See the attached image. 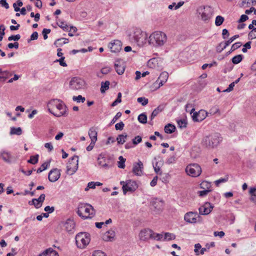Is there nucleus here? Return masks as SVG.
Listing matches in <instances>:
<instances>
[{"mask_svg":"<svg viewBox=\"0 0 256 256\" xmlns=\"http://www.w3.org/2000/svg\"><path fill=\"white\" fill-rule=\"evenodd\" d=\"M47 106L49 112L56 117L66 116L68 114L66 106L59 99L51 100L48 103Z\"/></svg>","mask_w":256,"mask_h":256,"instance_id":"obj_1","label":"nucleus"},{"mask_svg":"<svg viewBox=\"0 0 256 256\" xmlns=\"http://www.w3.org/2000/svg\"><path fill=\"white\" fill-rule=\"evenodd\" d=\"M222 138L220 133L214 132L204 138L202 144L208 148H216L222 141Z\"/></svg>","mask_w":256,"mask_h":256,"instance_id":"obj_2","label":"nucleus"},{"mask_svg":"<svg viewBox=\"0 0 256 256\" xmlns=\"http://www.w3.org/2000/svg\"><path fill=\"white\" fill-rule=\"evenodd\" d=\"M78 214L84 220L92 218L96 214V210L92 205L86 203H80L76 211Z\"/></svg>","mask_w":256,"mask_h":256,"instance_id":"obj_3","label":"nucleus"},{"mask_svg":"<svg viewBox=\"0 0 256 256\" xmlns=\"http://www.w3.org/2000/svg\"><path fill=\"white\" fill-rule=\"evenodd\" d=\"M166 34L160 31L152 32L148 37V42L150 44L154 46H163L166 42Z\"/></svg>","mask_w":256,"mask_h":256,"instance_id":"obj_4","label":"nucleus"},{"mask_svg":"<svg viewBox=\"0 0 256 256\" xmlns=\"http://www.w3.org/2000/svg\"><path fill=\"white\" fill-rule=\"evenodd\" d=\"M130 38L138 45L142 46L146 42L147 35L140 28L134 30L133 33L130 34Z\"/></svg>","mask_w":256,"mask_h":256,"instance_id":"obj_5","label":"nucleus"},{"mask_svg":"<svg viewBox=\"0 0 256 256\" xmlns=\"http://www.w3.org/2000/svg\"><path fill=\"white\" fill-rule=\"evenodd\" d=\"M75 239L77 246L80 248H84L90 242L89 234L85 232L78 234Z\"/></svg>","mask_w":256,"mask_h":256,"instance_id":"obj_6","label":"nucleus"},{"mask_svg":"<svg viewBox=\"0 0 256 256\" xmlns=\"http://www.w3.org/2000/svg\"><path fill=\"white\" fill-rule=\"evenodd\" d=\"M78 157L73 156L68 161L66 166V173L70 175L74 174L78 168Z\"/></svg>","mask_w":256,"mask_h":256,"instance_id":"obj_7","label":"nucleus"},{"mask_svg":"<svg viewBox=\"0 0 256 256\" xmlns=\"http://www.w3.org/2000/svg\"><path fill=\"white\" fill-rule=\"evenodd\" d=\"M186 172L188 175L192 177H197L202 173V168L197 164H192L186 167Z\"/></svg>","mask_w":256,"mask_h":256,"instance_id":"obj_8","label":"nucleus"},{"mask_svg":"<svg viewBox=\"0 0 256 256\" xmlns=\"http://www.w3.org/2000/svg\"><path fill=\"white\" fill-rule=\"evenodd\" d=\"M198 11L199 14L201 16L202 20L206 22L211 18L213 14V10L210 6L200 7Z\"/></svg>","mask_w":256,"mask_h":256,"instance_id":"obj_9","label":"nucleus"},{"mask_svg":"<svg viewBox=\"0 0 256 256\" xmlns=\"http://www.w3.org/2000/svg\"><path fill=\"white\" fill-rule=\"evenodd\" d=\"M120 184L122 185V190L124 194L128 192H133L135 191L138 188V184L134 180H128L126 182L122 181Z\"/></svg>","mask_w":256,"mask_h":256,"instance_id":"obj_10","label":"nucleus"},{"mask_svg":"<svg viewBox=\"0 0 256 256\" xmlns=\"http://www.w3.org/2000/svg\"><path fill=\"white\" fill-rule=\"evenodd\" d=\"M85 85L84 80L80 78L74 77L71 79L70 82V86L74 90H78L82 88Z\"/></svg>","mask_w":256,"mask_h":256,"instance_id":"obj_11","label":"nucleus"},{"mask_svg":"<svg viewBox=\"0 0 256 256\" xmlns=\"http://www.w3.org/2000/svg\"><path fill=\"white\" fill-rule=\"evenodd\" d=\"M168 78V74L167 72H162L157 80L152 84L154 89H157L162 86L167 81Z\"/></svg>","mask_w":256,"mask_h":256,"instance_id":"obj_12","label":"nucleus"},{"mask_svg":"<svg viewBox=\"0 0 256 256\" xmlns=\"http://www.w3.org/2000/svg\"><path fill=\"white\" fill-rule=\"evenodd\" d=\"M200 216L196 212H190L185 214L184 216V220L189 223L195 224L198 222V218Z\"/></svg>","mask_w":256,"mask_h":256,"instance_id":"obj_13","label":"nucleus"},{"mask_svg":"<svg viewBox=\"0 0 256 256\" xmlns=\"http://www.w3.org/2000/svg\"><path fill=\"white\" fill-rule=\"evenodd\" d=\"M152 230L150 228H144L141 230L139 234V238L141 240L148 241L150 239H152Z\"/></svg>","mask_w":256,"mask_h":256,"instance_id":"obj_14","label":"nucleus"},{"mask_svg":"<svg viewBox=\"0 0 256 256\" xmlns=\"http://www.w3.org/2000/svg\"><path fill=\"white\" fill-rule=\"evenodd\" d=\"M60 226L63 230L68 232H71L74 229L75 224L73 220L68 219L64 222H62Z\"/></svg>","mask_w":256,"mask_h":256,"instance_id":"obj_15","label":"nucleus"},{"mask_svg":"<svg viewBox=\"0 0 256 256\" xmlns=\"http://www.w3.org/2000/svg\"><path fill=\"white\" fill-rule=\"evenodd\" d=\"M208 113L204 110H201L198 112H196L192 116L194 122H200L204 120L208 116Z\"/></svg>","mask_w":256,"mask_h":256,"instance_id":"obj_16","label":"nucleus"},{"mask_svg":"<svg viewBox=\"0 0 256 256\" xmlns=\"http://www.w3.org/2000/svg\"><path fill=\"white\" fill-rule=\"evenodd\" d=\"M60 176V170L58 168H54L52 170L48 173V180L52 182L57 181Z\"/></svg>","mask_w":256,"mask_h":256,"instance_id":"obj_17","label":"nucleus"},{"mask_svg":"<svg viewBox=\"0 0 256 256\" xmlns=\"http://www.w3.org/2000/svg\"><path fill=\"white\" fill-rule=\"evenodd\" d=\"M122 42L118 40H114L108 44V48L112 52H119L122 49Z\"/></svg>","mask_w":256,"mask_h":256,"instance_id":"obj_18","label":"nucleus"},{"mask_svg":"<svg viewBox=\"0 0 256 256\" xmlns=\"http://www.w3.org/2000/svg\"><path fill=\"white\" fill-rule=\"evenodd\" d=\"M212 208L213 206L210 202H206L199 208L200 214L202 215L208 214L211 212Z\"/></svg>","mask_w":256,"mask_h":256,"instance_id":"obj_19","label":"nucleus"},{"mask_svg":"<svg viewBox=\"0 0 256 256\" xmlns=\"http://www.w3.org/2000/svg\"><path fill=\"white\" fill-rule=\"evenodd\" d=\"M144 168L142 162L139 160L138 162L134 163L133 166L132 172L136 176H142V170Z\"/></svg>","mask_w":256,"mask_h":256,"instance_id":"obj_20","label":"nucleus"},{"mask_svg":"<svg viewBox=\"0 0 256 256\" xmlns=\"http://www.w3.org/2000/svg\"><path fill=\"white\" fill-rule=\"evenodd\" d=\"M114 68L118 74H122L124 72L125 65L122 60H116L114 63Z\"/></svg>","mask_w":256,"mask_h":256,"instance_id":"obj_21","label":"nucleus"},{"mask_svg":"<svg viewBox=\"0 0 256 256\" xmlns=\"http://www.w3.org/2000/svg\"><path fill=\"white\" fill-rule=\"evenodd\" d=\"M115 236V232L113 230L106 232L102 236V239L104 241H112Z\"/></svg>","mask_w":256,"mask_h":256,"instance_id":"obj_22","label":"nucleus"},{"mask_svg":"<svg viewBox=\"0 0 256 256\" xmlns=\"http://www.w3.org/2000/svg\"><path fill=\"white\" fill-rule=\"evenodd\" d=\"M98 164L104 168L106 169H108L110 168L109 165L108 164V162L104 155L100 154L98 158Z\"/></svg>","mask_w":256,"mask_h":256,"instance_id":"obj_23","label":"nucleus"},{"mask_svg":"<svg viewBox=\"0 0 256 256\" xmlns=\"http://www.w3.org/2000/svg\"><path fill=\"white\" fill-rule=\"evenodd\" d=\"M160 60L158 58H152L150 59L148 62V67L152 68H158L160 66L159 62Z\"/></svg>","mask_w":256,"mask_h":256,"instance_id":"obj_24","label":"nucleus"},{"mask_svg":"<svg viewBox=\"0 0 256 256\" xmlns=\"http://www.w3.org/2000/svg\"><path fill=\"white\" fill-rule=\"evenodd\" d=\"M88 136L91 139V142H96L98 136L96 128L94 127L90 128L88 131Z\"/></svg>","mask_w":256,"mask_h":256,"instance_id":"obj_25","label":"nucleus"},{"mask_svg":"<svg viewBox=\"0 0 256 256\" xmlns=\"http://www.w3.org/2000/svg\"><path fill=\"white\" fill-rule=\"evenodd\" d=\"M196 106L195 100H190L188 103L186 105L185 108L187 112H190V114L193 112L195 109L194 106Z\"/></svg>","mask_w":256,"mask_h":256,"instance_id":"obj_26","label":"nucleus"},{"mask_svg":"<svg viewBox=\"0 0 256 256\" xmlns=\"http://www.w3.org/2000/svg\"><path fill=\"white\" fill-rule=\"evenodd\" d=\"M164 105H160L155 108L152 113L150 118L152 120L160 112L164 109Z\"/></svg>","mask_w":256,"mask_h":256,"instance_id":"obj_27","label":"nucleus"},{"mask_svg":"<svg viewBox=\"0 0 256 256\" xmlns=\"http://www.w3.org/2000/svg\"><path fill=\"white\" fill-rule=\"evenodd\" d=\"M12 74L11 72L8 70H4V72L0 74V82H5Z\"/></svg>","mask_w":256,"mask_h":256,"instance_id":"obj_28","label":"nucleus"},{"mask_svg":"<svg viewBox=\"0 0 256 256\" xmlns=\"http://www.w3.org/2000/svg\"><path fill=\"white\" fill-rule=\"evenodd\" d=\"M152 206L158 212L161 211L163 208V202L156 200L152 202Z\"/></svg>","mask_w":256,"mask_h":256,"instance_id":"obj_29","label":"nucleus"},{"mask_svg":"<svg viewBox=\"0 0 256 256\" xmlns=\"http://www.w3.org/2000/svg\"><path fill=\"white\" fill-rule=\"evenodd\" d=\"M68 42V40L66 38H60L57 39L54 44L56 46V47H59L62 46L64 44H67Z\"/></svg>","mask_w":256,"mask_h":256,"instance_id":"obj_30","label":"nucleus"},{"mask_svg":"<svg viewBox=\"0 0 256 256\" xmlns=\"http://www.w3.org/2000/svg\"><path fill=\"white\" fill-rule=\"evenodd\" d=\"M176 127L172 124H168L164 126V132L166 134H172L175 131Z\"/></svg>","mask_w":256,"mask_h":256,"instance_id":"obj_31","label":"nucleus"},{"mask_svg":"<svg viewBox=\"0 0 256 256\" xmlns=\"http://www.w3.org/2000/svg\"><path fill=\"white\" fill-rule=\"evenodd\" d=\"M128 136L126 134H119L116 138L118 144H123L126 142V140Z\"/></svg>","mask_w":256,"mask_h":256,"instance_id":"obj_32","label":"nucleus"},{"mask_svg":"<svg viewBox=\"0 0 256 256\" xmlns=\"http://www.w3.org/2000/svg\"><path fill=\"white\" fill-rule=\"evenodd\" d=\"M249 192L251 194V201L256 204V188H251Z\"/></svg>","mask_w":256,"mask_h":256,"instance_id":"obj_33","label":"nucleus"},{"mask_svg":"<svg viewBox=\"0 0 256 256\" xmlns=\"http://www.w3.org/2000/svg\"><path fill=\"white\" fill-rule=\"evenodd\" d=\"M56 24L62 28L64 31L68 30V26L66 23V22L58 20L56 22Z\"/></svg>","mask_w":256,"mask_h":256,"instance_id":"obj_34","label":"nucleus"},{"mask_svg":"<svg viewBox=\"0 0 256 256\" xmlns=\"http://www.w3.org/2000/svg\"><path fill=\"white\" fill-rule=\"evenodd\" d=\"M152 240H156L158 241H160V240H162L164 238L162 234L156 233L153 230H152Z\"/></svg>","mask_w":256,"mask_h":256,"instance_id":"obj_35","label":"nucleus"},{"mask_svg":"<svg viewBox=\"0 0 256 256\" xmlns=\"http://www.w3.org/2000/svg\"><path fill=\"white\" fill-rule=\"evenodd\" d=\"M22 134V130L20 128H11L10 134H16L18 136Z\"/></svg>","mask_w":256,"mask_h":256,"instance_id":"obj_36","label":"nucleus"},{"mask_svg":"<svg viewBox=\"0 0 256 256\" xmlns=\"http://www.w3.org/2000/svg\"><path fill=\"white\" fill-rule=\"evenodd\" d=\"M176 236L174 234L170 232H165L162 240H174Z\"/></svg>","mask_w":256,"mask_h":256,"instance_id":"obj_37","label":"nucleus"},{"mask_svg":"<svg viewBox=\"0 0 256 256\" xmlns=\"http://www.w3.org/2000/svg\"><path fill=\"white\" fill-rule=\"evenodd\" d=\"M138 120L142 124L147 122V116L144 113L141 114L138 116Z\"/></svg>","mask_w":256,"mask_h":256,"instance_id":"obj_38","label":"nucleus"},{"mask_svg":"<svg viewBox=\"0 0 256 256\" xmlns=\"http://www.w3.org/2000/svg\"><path fill=\"white\" fill-rule=\"evenodd\" d=\"M243 57L242 54H238L234 56L232 60V63L234 64H238L242 60Z\"/></svg>","mask_w":256,"mask_h":256,"instance_id":"obj_39","label":"nucleus"},{"mask_svg":"<svg viewBox=\"0 0 256 256\" xmlns=\"http://www.w3.org/2000/svg\"><path fill=\"white\" fill-rule=\"evenodd\" d=\"M38 157L39 156L38 154L34 156H30V160H28V162L32 164H36L38 162Z\"/></svg>","mask_w":256,"mask_h":256,"instance_id":"obj_40","label":"nucleus"},{"mask_svg":"<svg viewBox=\"0 0 256 256\" xmlns=\"http://www.w3.org/2000/svg\"><path fill=\"white\" fill-rule=\"evenodd\" d=\"M239 37V35L236 34L232 38H230L228 40L224 42V46H223V48H226V46H228L230 43H232L234 40Z\"/></svg>","mask_w":256,"mask_h":256,"instance_id":"obj_41","label":"nucleus"},{"mask_svg":"<svg viewBox=\"0 0 256 256\" xmlns=\"http://www.w3.org/2000/svg\"><path fill=\"white\" fill-rule=\"evenodd\" d=\"M224 20V17H222V16H218L216 18L215 24L216 26H220V25H222V24Z\"/></svg>","mask_w":256,"mask_h":256,"instance_id":"obj_42","label":"nucleus"},{"mask_svg":"<svg viewBox=\"0 0 256 256\" xmlns=\"http://www.w3.org/2000/svg\"><path fill=\"white\" fill-rule=\"evenodd\" d=\"M50 164V161L43 163L41 166L37 170V173H40L46 170Z\"/></svg>","mask_w":256,"mask_h":256,"instance_id":"obj_43","label":"nucleus"},{"mask_svg":"<svg viewBox=\"0 0 256 256\" xmlns=\"http://www.w3.org/2000/svg\"><path fill=\"white\" fill-rule=\"evenodd\" d=\"M120 160L118 162V167L120 168H125V162L126 159L124 158L122 156H120L118 158Z\"/></svg>","mask_w":256,"mask_h":256,"instance_id":"obj_44","label":"nucleus"},{"mask_svg":"<svg viewBox=\"0 0 256 256\" xmlns=\"http://www.w3.org/2000/svg\"><path fill=\"white\" fill-rule=\"evenodd\" d=\"M110 82L106 81L104 82H102V86L100 88V91L102 93H104L105 91L109 88Z\"/></svg>","mask_w":256,"mask_h":256,"instance_id":"obj_45","label":"nucleus"},{"mask_svg":"<svg viewBox=\"0 0 256 256\" xmlns=\"http://www.w3.org/2000/svg\"><path fill=\"white\" fill-rule=\"evenodd\" d=\"M46 195L44 194H41L38 198H33L32 202H38L42 204V202L44 200Z\"/></svg>","mask_w":256,"mask_h":256,"instance_id":"obj_46","label":"nucleus"},{"mask_svg":"<svg viewBox=\"0 0 256 256\" xmlns=\"http://www.w3.org/2000/svg\"><path fill=\"white\" fill-rule=\"evenodd\" d=\"M138 102L141 103L142 106H146L148 103V99L144 97H138L137 100Z\"/></svg>","mask_w":256,"mask_h":256,"instance_id":"obj_47","label":"nucleus"},{"mask_svg":"<svg viewBox=\"0 0 256 256\" xmlns=\"http://www.w3.org/2000/svg\"><path fill=\"white\" fill-rule=\"evenodd\" d=\"M178 124L180 128H182L186 127L187 123L185 120H180L178 121Z\"/></svg>","mask_w":256,"mask_h":256,"instance_id":"obj_48","label":"nucleus"},{"mask_svg":"<svg viewBox=\"0 0 256 256\" xmlns=\"http://www.w3.org/2000/svg\"><path fill=\"white\" fill-rule=\"evenodd\" d=\"M228 176H225V178H220V179L216 180L215 182V184L218 186L220 183L225 182H227L228 180Z\"/></svg>","mask_w":256,"mask_h":256,"instance_id":"obj_49","label":"nucleus"},{"mask_svg":"<svg viewBox=\"0 0 256 256\" xmlns=\"http://www.w3.org/2000/svg\"><path fill=\"white\" fill-rule=\"evenodd\" d=\"M200 188L203 189L208 188L210 186V184L208 182L204 181L200 184Z\"/></svg>","mask_w":256,"mask_h":256,"instance_id":"obj_50","label":"nucleus"},{"mask_svg":"<svg viewBox=\"0 0 256 256\" xmlns=\"http://www.w3.org/2000/svg\"><path fill=\"white\" fill-rule=\"evenodd\" d=\"M142 141V137L140 136H136L133 140H132V144L134 145H136L140 143Z\"/></svg>","mask_w":256,"mask_h":256,"instance_id":"obj_51","label":"nucleus"},{"mask_svg":"<svg viewBox=\"0 0 256 256\" xmlns=\"http://www.w3.org/2000/svg\"><path fill=\"white\" fill-rule=\"evenodd\" d=\"M20 38V36L19 34L16 35H12L8 38V40L10 41L14 40L18 41Z\"/></svg>","mask_w":256,"mask_h":256,"instance_id":"obj_52","label":"nucleus"},{"mask_svg":"<svg viewBox=\"0 0 256 256\" xmlns=\"http://www.w3.org/2000/svg\"><path fill=\"white\" fill-rule=\"evenodd\" d=\"M254 30V32H250L248 34V38L249 40H252L256 38V28Z\"/></svg>","mask_w":256,"mask_h":256,"instance_id":"obj_53","label":"nucleus"},{"mask_svg":"<svg viewBox=\"0 0 256 256\" xmlns=\"http://www.w3.org/2000/svg\"><path fill=\"white\" fill-rule=\"evenodd\" d=\"M124 126V124L122 122H120L119 123H117L115 125V128L116 130H123Z\"/></svg>","mask_w":256,"mask_h":256,"instance_id":"obj_54","label":"nucleus"},{"mask_svg":"<svg viewBox=\"0 0 256 256\" xmlns=\"http://www.w3.org/2000/svg\"><path fill=\"white\" fill-rule=\"evenodd\" d=\"M242 45V42H237L233 44L231 48V50L234 51Z\"/></svg>","mask_w":256,"mask_h":256,"instance_id":"obj_55","label":"nucleus"},{"mask_svg":"<svg viewBox=\"0 0 256 256\" xmlns=\"http://www.w3.org/2000/svg\"><path fill=\"white\" fill-rule=\"evenodd\" d=\"M210 191L211 190H204L198 191V194H199V196L202 197L207 195Z\"/></svg>","mask_w":256,"mask_h":256,"instance_id":"obj_56","label":"nucleus"},{"mask_svg":"<svg viewBox=\"0 0 256 256\" xmlns=\"http://www.w3.org/2000/svg\"><path fill=\"white\" fill-rule=\"evenodd\" d=\"M158 162H156V163L155 166L153 165V166H154L155 172L156 174H162V172H160V166L158 165Z\"/></svg>","mask_w":256,"mask_h":256,"instance_id":"obj_57","label":"nucleus"},{"mask_svg":"<svg viewBox=\"0 0 256 256\" xmlns=\"http://www.w3.org/2000/svg\"><path fill=\"white\" fill-rule=\"evenodd\" d=\"M64 57L62 56L59 60H56L55 62H58L60 66L65 67L67 66V64L64 62Z\"/></svg>","mask_w":256,"mask_h":256,"instance_id":"obj_58","label":"nucleus"},{"mask_svg":"<svg viewBox=\"0 0 256 256\" xmlns=\"http://www.w3.org/2000/svg\"><path fill=\"white\" fill-rule=\"evenodd\" d=\"M50 29L44 28L43 30L42 33V34L44 36V40H46L48 38V34L50 33Z\"/></svg>","mask_w":256,"mask_h":256,"instance_id":"obj_59","label":"nucleus"},{"mask_svg":"<svg viewBox=\"0 0 256 256\" xmlns=\"http://www.w3.org/2000/svg\"><path fill=\"white\" fill-rule=\"evenodd\" d=\"M8 46L9 48H15L16 49L18 48L19 44L18 42H15L14 43H10L8 44Z\"/></svg>","mask_w":256,"mask_h":256,"instance_id":"obj_60","label":"nucleus"},{"mask_svg":"<svg viewBox=\"0 0 256 256\" xmlns=\"http://www.w3.org/2000/svg\"><path fill=\"white\" fill-rule=\"evenodd\" d=\"M92 256H106L105 254L101 250L94 251Z\"/></svg>","mask_w":256,"mask_h":256,"instance_id":"obj_61","label":"nucleus"},{"mask_svg":"<svg viewBox=\"0 0 256 256\" xmlns=\"http://www.w3.org/2000/svg\"><path fill=\"white\" fill-rule=\"evenodd\" d=\"M44 210L48 212V214L52 213L54 210V206H46L44 208Z\"/></svg>","mask_w":256,"mask_h":256,"instance_id":"obj_62","label":"nucleus"},{"mask_svg":"<svg viewBox=\"0 0 256 256\" xmlns=\"http://www.w3.org/2000/svg\"><path fill=\"white\" fill-rule=\"evenodd\" d=\"M122 116V113L120 112H118L116 115L114 116V118H112L111 123L114 124Z\"/></svg>","mask_w":256,"mask_h":256,"instance_id":"obj_63","label":"nucleus"},{"mask_svg":"<svg viewBox=\"0 0 256 256\" xmlns=\"http://www.w3.org/2000/svg\"><path fill=\"white\" fill-rule=\"evenodd\" d=\"M110 68L108 66H106V67H104V68H102L101 72L102 74H108L110 72Z\"/></svg>","mask_w":256,"mask_h":256,"instance_id":"obj_64","label":"nucleus"}]
</instances>
